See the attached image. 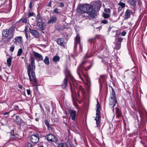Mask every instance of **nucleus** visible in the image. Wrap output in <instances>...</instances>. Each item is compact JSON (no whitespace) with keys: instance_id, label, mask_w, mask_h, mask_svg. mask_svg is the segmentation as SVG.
I'll list each match as a JSON object with an SVG mask.
<instances>
[{"instance_id":"obj_1","label":"nucleus","mask_w":147,"mask_h":147,"mask_svg":"<svg viewBox=\"0 0 147 147\" xmlns=\"http://www.w3.org/2000/svg\"><path fill=\"white\" fill-rule=\"evenodd\" d=\"M30 63L27 66L28 74L29 76L30 81L32 84L36 86L38 84V80L36 77L35 74V60L32 56L30 57Z\"/></svg>"},{"instance_id":"obj_2","label":"nucleus","mask_w":147,"mask_h":147,"mask_svg":"<svg viewBox=\"0 0 147 147\" xmlns=\"http://www.w3.org/2000/svg\"><path fill=\"white\" fill-rule=\"evenodd\" d=\"M77 10L79 13L83 14V16L84 17L94 18L96 16L95 11L92 5L85 4L80 7Z\"/></svg>"},{"instance_id":"obj_3","label":"nucleus","mask_w":147,"mask_h":147,"mask_svg":"<svg viewBox=\"0 0 147 147\" xmlns=\"http://www.w3.org/2000/svg\"><path fill=\"white\" fill-rule=\"evenodd\" d=\"M116 94L114 89L112 87V93L109 99V106L112 110L113 112H114V107L117 103L116 97Z\"/></svg>"},{"instance_id":"obj_4","label":"nucleus","mask_w":147,"mask_h":147,"mask_svg":"<svg viewBox=\"0 0 147 147\" xmlns=\"http://www.w3.org/2000/svg\"><path fill=\"white\" fill-rule=\"evenodd\" d=\"M97 104L96 105V116L95 119V120L96 121V124L97 127H98L100 124V107L98 101L97 99Z\"/></svg>"},{"instance_id":"obj_5","label":"nucleus","mask_w":147,"mask_h":147,"mask_svg":"<svg viewBox=\"0 0 147 147\" xmlns=\"http://www.w3.org/2000/svg\"><path fill=\"white\" fill-rule=\"evenodd\" d=\"M68 76L71 78V75L69 71H67V74H65V78L64 79L63 82V83L62 85V87L63 89H64L65 88L67 84V78Z\"/></svg>"},{"instance_id":"obj_6","label":"nucleus","mask_w":147,"mask_h":147,"mask_svg":"<svg viewBox=\"0 0 147 147\" xmlns=\"http://www.w3.org/2000/svg\"><path fill=\"white\" fill-rule=\"evenodd\" d=\"M48 140L54 142H55L57 141V138L53 134H50L45 136Z\"/></svg>"},{"instance_id":"obj_7","label":"nucleus","mask_w":147,"mask_h":147,"mask_svg":"<svg viewBox=\"0 0 147 147\" xmlns=\"http://www.w3.org/2000/svg\"><path fill=\"white\" fill-rule=\"evenodd\" d=\"M39 135L37 134L32 135L30 137L31 141L33 143H36L39 140Z\"/></svg>"},{"instance_id":"obj_8","label":"nucleus","mask_w":147,"mask_h":147,"mask_svg":"<svg viewBox=\"0 0 147 147\" xmlns=\"http://www.w3.org/2000/svg\"><path fill=\"white\" fill-rule=\"evenodd\" d=\"M86 63L85 61L82 62L81 64L78 67V68L77 73L79 75V76L80 79H81L82 81H83V79L82 78L80 74V72L81 71L82 72V68L83 67V65Z\"/></svg>"},{"instance_id":"obj_9","label":"nucleus","mask_w":147,"mask_h":147,"mask_svg":"<svg viewBox=\"0 0 147 147\" xmlns=\"http://www.w3.org/2000/svg\"><path fill=\"white\" fill-rule=\"evenodd\" d=\"M57 20V18L56 16H52L50 17V19L47 22V24H51L55 23L56 22Z\"/></svg>"},{"instance_id":"obj_10","label":"nucleus","mask_w":147,"mask_h":147,"mask_svg":"<svg viewBox=\"0 0 147 147\" xmlns=\"http://www.w3.org/2000/svg\"><path fill=\"white\" fill-rule=\"evenodd\" d=\"M57 44L60 45L62 47H65L64 44L65 42L64 41V38H57L56 40Z\"/></svg>"},{"instance_id":"obj_11","label":"nucleus","mask_w":147,"mask_h":147,"mask_svg":"<svg viewBox=\"0 0 147 147\" xmlns=\"http://www.w3.org/2000/svg\"><path fill=\"white\" fill-rule=\"evenodd\" d=\"M29 31L34 36V37L38 38L39 37V34L36 30L29 28Z\"/></svg>"},{"instance_id":"obj_12","label":"nucleus","mask_w":147,"mask_h":147,"mask_svg":"<svg viewBox=\"0 0 147 147\" xmlns=\"http://www.w3.org/2000/svg\"><path fill=\"white\" fill-rule=\"evenodd\" d=\"M33 53L36 58L38 59V61H42L43 60V57L41 54L34 51L33 52Z\"/></svg>"},{"instance_id":"obj_13","label":"nucleus","mask_w":147,"mask_h":147,"mask_svg":"<svg viewBox=\"0 0 147 147\" xmlns=\"http://www.w3.org/2000/svg\"><path fill=\"white\" fill-rule=\"evenodd\" d=\"M70 116L71 119L75 121L76 116V111L73 110H71L70 112Z\"/></svg>"},{"instance_id":"obj_14","label":"nucleus","mask_w":147,"mask_h":147,"mask_svg":"<svg viewBox=\"0 0 147 147\" xmlns=\"http://www.w3.org/2000/svg\"><path fill=\"white\" fill-rule=\"evenodd\" d=\"M44 22H36L37 26L38 27L39 29L42 31L44 30Z\"/></svg>"},{"instance_id":"obj_15","label":"nucleus","mask_w":147,"mask_h":147,"mask_svg":"<svg viewBox=\"0 0 147 147\" xmlns=\"http://www.w3.org/2000/svg\"><path fill=\"white\" fill-rule=\"evenodd\" d=\"M132 13V11L130 9H127L125 12V16L126 19H127L130 18L131 14Z\"/></svg>"},{"instance_id":"obj_16","label":"nucleus","mask_w":147,"mask_h":147,"mask_svg":"<svg viewBox=\"0 0 147 147\" xmlns=\"http://www.w3.org/2000/svg\"><path fill=\"white\" fill-rule=\"evenodd\" d=\"M77 89L78 90V97H79L80 92H81L82 94L83 95L84 94V90L82 88V87L81 86H78L77 87Z\"/></svg>"},{"instance_id":"obj_17","label":"nucleus","mask_w":147,"mask_h":147,"mask_svg":"<svg viewBox=\"0 0 147 147\" xmlns=\"http://www.w3.org/2000/svg\"><path fill=\"white\" fill-rule=\"evenodd\" d=\"M9 32V30L8 29H6L3 31L2 35L4 37H7L8 36Z\"/></svg>"},{"instance_id":"obj_18","label":"nucleus","mask_w":147,"mask_h":147,"mask_svg":"<svg viewBox=\"0 0 147 147\" xmlns=\"http://www.w3.org/2000/svg\"><path fill=\"white\" fill-rule=\"evenodd\" d=\"M105 76L104 75H101L100 76V78L99 79L100 86L102 85V82H104L105 80Z\"/></svg>"},{"instance_id":"obj_19","label":"nucleus","mask_w":147,"mask_h":147,"mask_svg":"<svg viewBox=\"0 0 147 147\" xmlns=\"http://www.w3.org/2000/svg\"><path fill=\"white\" fill-rule=\"evenodd\" d=\"M16 42L21 43L22 42V37L21 36L16 37L15 38Z\"/></svg>"},{"instance_id":"obj_20","label":"nucleus","mask_w":147,"mask_h":147,"mask_svg":"<svg viewBox=\"0 0 147 147\" xmlns=\"http://www.w3.org/2000/svg\"><path fill=\"white\" fill-rule=\"evenodd\" d=\"M36 22H40L42 21V18L40 16V13H38L36 18Z\"/></svg>"},{"instance_id":"obj_21","label":"nucleus","mask_w":147,"mask_h":147,"mask_svg":"<svg viewBox=\"0 0 147 147\" xmlns=\"http://www.w3.org/2000/svg\"><path fill=\"white\" fill-rule=\"evenodd\" d=\"M84 76L87 82L88 83V84H90L91 82L90 80V78L88 76V75H84Z\"/></svg>"},{"instance_id":"obj_22","label":"nucleus","mask_w":147,"mask_h":147,"mask_svg":"<svg viewBox=\"0 0 147 147\" xmlns=\"http://www.w3.org/2000/svg\"><path fill=\"white\" fill-rule=\"evenodd\" d=\"M80 37L79 34H77L75 42L76 43H80Z\"/></svg>"},{"instance_id":"obj_23","label":"nucleus","mask_w":147,"mask_h":147,"mask_svg":"<svg viewBox=\"0 0 147 147\" xmlns=\"http://www.w3.org/2000/svg\"><path fill=\"white\" fill-rule=\"evenodd\" d=\"M44 62L46 65H48L49 64V58L47 56L45 57V59L44 60Z\"/></svg>"},{"instance_id":"obj_24","label":"nucleus","mask_w":147,"mask_h":147,"mask_svg":"<svg viewBox=\"0 0 147 147\" xmlns=\"http://www.w3.org/2000/svg\"><path fill=\"white\" fill-rule=\"evenodd\" d=\"M12 57H9L7 59V62L8 66L9 67L11 65V62L12 60Z\"/></svg>"},{"instance_id":"obj_25","label":"nucleus","mask_w":147,"mask_h":147,"mask_svg":"<svg viewBox=\"0 0 147 147\" xmlns=\"http://www.w3.org/2000/svg\"><path fill=\"white\" fill-rule=\"evenodd\" d=\"M58 147H68L67 144L65 143H61L58 144Z\"/></svg>"},{"instance_id":"obj_26","label":"nucleus","mask_w":147,"mask_h":147,"mask_svg":"<svg viewBox=\"0 0 147 147\" xmlns=\"http://www.w3.org/2000/svg\"><path fill=\"white\" fill-rule=\"evenodd\" d=\"M121 46V43H117L115 46L114 49L116 50H119Z\"/></svg>"},{"instance_id":"obj_27","label":"nucleus","mask_w":147,"mask_h":147,"mask_svg":"<svg viewBox=\"0 0 147 147\" xmlns=\"http://www.w3.org/2000/svg\"><path fill=\"white\" fill-rule=\"evenodd\" d=\"M60 57L57 56H55L53 57V61L55 62L57 61H59Z\"/></svg>"},{"instance_id":"obj_28","label":"nucleus","mask_w":147,"mask_h":147,"mask_svg":"<svg viewBox=\"0 0 147 147\" xmlns=\"http://www.w3.org/2000/svg\"><path fill=\"white\" fill-rule=\"evenodd\" d=\"M102 16L105 19H107L109 18L110 17V15L109 14L105 13H104L103 14Z\"/></svg>"},{"instance_id":"obj_29","label":"nucleus","mask_w":147,"mask_h":147,"mask_svg":"<svg viewBox=\"0 0 147 147\" xmlns=\"http://www.w3.org/2000/svg\"><path fill=\"white\" fill-rule=\"evenodd\" d=\"M53 12V13H56L57 14H58L60 12L59 11V9L57 7H56L54 9Z\"/></svg>"},{"instance_id":"obj_30","label":"nucleus","mask_w":147,"mask_h":147,"mask_svg":"<svg viewBox=\"0 0 147 147\" xmlns=\"http://www.w3.org/2000/svg\"><path fill=\"white\" fill-rule=\"evenodd\" d=\"M127 2L129 4L133 5L135 4V3L134 0H127Z\"/></svg>"},{"instance_id":"obj_31","label":"nucleus","mask_w":147,"mask_h":147,"mask_svg":"<svg viewBox=\"0 0 147 147\" xmlns=\"http://www.w3.org/2000/svg\"><path fill=\"white\" fill-rule=\"evenodd\" d=\"M22 53V49L21 48L18 51L17 56H20Z\"/></svg>"},{"instance_id":"obj_32","label":"nucleus","mask_w":147,"mask_h":147,"mask_svg":"<svg viewBox=\"0 0 147 147\" xmlns=\"http://www.w3.org/2000/svg\"><path fill=\"white\" fill-rule=\"evenodd\" d=\"M118 4L122 8H124L125 6V4L124 3H123L121 1L119 2Z\"/></svg>"},{"instance_id":"obj_33","label":"nucleus","mask_w":147,"mask_h":147,"mask_svg":"<svg viewBox=\"0 0 147 147\" xmlns=\"http://www.w3.org/2000/svg\"><path fill=\"white\" fill-rule=\"evenodd\" d=\"M101 23L102 24H107V23L108 20H103L101 21Z\"/></svg>"},{"instance_id":"obj_34","label":"nucleus","mask_w":147,"mask_h":147,"mask_svg":"<svg viewBox=\"0 0 147 147\" xmlns=\"http://www.w3.org/2000/svg\"><path fill=\"white\" fill-rule=\"evenodd\" d=\"M35 15V14L34 12H29L28 13V16L29 17H31Z\"/></svg>"},{"instance_id":"obj_35","label":"nucleus","mask_w":147,"mask_h":147,"mask_svg":"<svg viewBox=\"0 0 147 147\" xmlns=\"http://www.w3.org/2000/svg\"><path fill=\"white\" fill-rule=\"evenodd\" d=\"M15 48V47L13 46H12L10 47L9 51H11V52H13Z\"/></svg>"},{"instance_id":"obj_36","label":"nucleus","mask_w":147,"mask_h":147,"mask_svg":"<svg viewBox=\"0 0 147 147\" xmlns=\"http://www.w3.org/2000/svg\"><path fill=\"white\" fill-rule=\"evenodd\" d=\"M126 34V32L125 30L123 31L121 33V35L123 36H125Z\"/></svg>"},{"instance_id":"obj_37","label":"nucleus","mask_w":147,"mask_h":147,"mask_svg":"<svg viewBox=\"0 0 147 147\" xmlns=\"http://www.w3.org/2000/svg\"><path fill=\"white\" fill-rule=\"evenodd\" d=\"M32 145L30 143L28 142L26 144V147H32Z\"/></svg>"},{"instance_id":"obj_38","label":"nucleus","mask_w":147,"mask_h":147,"mask_svg":"<svg viewBox=\"0 0 147 147\" xmlns=\"http://www.w3.org/2000/svg\"><path fill=\"white\" fill-rule=\"evenodd\" d=\"M105 12L108 13H110L111 12L109 8H107L105 9Z\"/></svg>"},{"instance_id":"obj_39","label":"nucleus","mask_w":147,"mask_h":147,"mask_svg":"<svg viewBox=\"0 0 147 147\" xmlns=\"http://www.w3.org/2000/svg\"><path fill=\"white\" fill-rule=\"evenodd\" d=\"M116 112L117 114L118 115L120 116L121 115L120 112L119 110L117 108L116 109Z\"/></svg>"},{"instance_id":"obj_40","label":"nucleus","mask_w":147,"mask_h":147,"mask_svg":"<svg viewBox=\"0 0 147 147\" xmlns=\"http://www.w3.org/2000/svg\"><path fill=\"white\" fill-rule=\"evenodd\" d=\"M123 38H118V43H121V42L122 41Z\"/></svg>"},{"instance_id":"obj_41","label":"nucleus","mask_w":147,"mask_h":147,"mask_svg":"<svg viewBox=\"0 0 147 147\" xmlns=\"http://www.w3.org/2000/svg\"><path fill=\"white\" fill-rule=\"evenodd\" d=\"M64 6V5L63 3L61 2L60 3V5L59 7H63Z\"/></svg>"},{"instance_id":"obj_42","label":"nucleus","mask_w":147,"mask_h":147,"mask_svg":"<svg viewBox=\"0 0 147 147\" xmlns=\"http://www.w3.org/2000/svg\"><path fill=\"white\" fill-rule=\"evenodd\" d=\"M16 121L18 124L19 125H20L22 123L21 121L20 120H17Z\"/></svg>"},{"instance_id":"obj_43","label":"nucleus","mask_w":147,"mask_h":147,"mask_svg":"<svg viewBox=\"0 0 147 147\" xmlns=\"http://www.w3.org/2000/svg\"><path fill=\"white\" fill-rule=\"evenodd\" d=\"M45 124L47 126H48L49 125L48 121L47 120H46L45 121Z\"/></svg>"},{"instance_id":"obj_44","label":"nucleus","mask_w":147,"mask_h":147,"mask_svg":"<svg viewBox=\"0 0 147 147\" xmlns=\"http://www.w3.org/2000/svg\"><path fill=\"white\" fill-rule=\"evenodd\" d=\"M27 94L29 95H30L31 93L30 90L27 89Z\"/></svg>"},{"instance_id":"obj_45","label":"nucleus","mask_w":147,"mask_h":147,"mask_svg":"<svg viewBox=\"0 0 147 147\" xmlns=\"http://www.w3.org/2000/svg\"><path fill=\"white\" fill-rule=\"evenodd\" d=\"M27 19L26 18H25L22 20V22L24 23H26L27 22Z\"/></svg>"},{"instance_id":"obj_46","label":"nucleus","mask_w":147,"mask_h":147,"mask_svg":"<svg viewBox=\"0 0 147 147\" xmlns=\"http://www.w3.org/2000/svg\"><path fill=\"white\" fill-rule=\"evenodd\" d=\"M29 8L31 9H32V2H30V3L29 5Z\"/></svg>"},{"instance_id":"obj_47","label":"nucleus","mask_w":147,"mask_h":147,"mask_svg":"<svg viewBox=\"0 0 147 147\" xmlns=\"http://www.w3.org/2000/svg\"><path fill=\"white\" fill-rule=\"evenodd\" d=\"M94 38H91V39H90L89 40V41L90 42H93L94 41Z\"/></svg>"},{"instance_id":"obj_48","label":"nucleus","mask_w":147,"mask_h":147,"mask_svg":"<svg viewBox=\"0 0 147 147\" xmlns=\"http://www.w3.org/2000/svg\"><path fill=\"white\" fill-rule=\"evenodd\" d=\"M25 36L26 37V38L28 39V33H27V31H26L25 33Z\"/></svg>"},{"instance_id":"obj_49","label":"nucleus","mask_w":147,"mask_h":147,"mask_svg":"<svg viewBox=\"0 0 147 147\" xmlns=\"http://www.w3.org/2000/svg\"><path fill=\"white\" fill-rule=\"evenodd\" d=\"M122 8H123L121 7H119L118 9V12H119L122 10Z\"/></svg>"},{"instance_id":"obj_50","label":"nucleus","mask_w":147,"mask_h":147,"mask_svg":"<svg viewBox=\"0 0 147 147\" xmlns=\"http://www.w3.org/2000/svg\"><path fill=\"white\" fill-rule=\"evenodd\" d=\"M48 129L49 130H52V128L51 127H50L49 125L48 126H47Z\"/></svg>"},{"instance_id":"obj_51","label":"nucleus","mask_w":147,"mask_h":147,"mask_svg":"<svg viewBox=\"0 0 147 147\" xmlns=\"http://www.w3.org/2000/svg\"><path fill=\"white\" fill-rule=\"evenodd\" d=\"M51 1H50L48 4V6L49 7H51Z\"/></svg>"},{"instance_id":"obj_52","label":"nucleus","mask_w":147,"mask_h":147,"mask_svg":"<svg viewBox=\"0 0 147 147\" xmlns=\"http://www.w3.org/2000/svg\"><path fill=\"white\" fill-rule=\"evenodd\" d=\"M19 109V107L18 105L16 106L15 107V109L17 110Z\"/></svg>"},{"instance_id":"obj_53","label":"nucleus","mask_w":147,"mask_h":147,"mask_svg":"<svg viewBox=\"0 0 147 147\" xmlns=\"http://www.w3.org/2000/svg\"><path fill=\"white\" fill-rule=\"evenodd\" d=\"M9 113H10V112H5L3 114V115H7L8 114H9Z\"/></svg>"},{"instance_id":"obj_54","label":"nucleus","mask_w":147,"mask_h":147,"mask_svg":"<svg viewBox=\"0 0 147 147\" xmlns=\"http://www.w3.org/2000/svg\"><path fill=\"white\" fill-rule=\"evenodd\" d=\"M4 76L5 77V79H6V80H7L8 79V77L7 76H6V75L5 74H4Z\"/></svg>"},{"instance_id":"obj_55","label":"nucleus","mask_w":147,"mask_h":147,"mask_svg":"<svg viewBox=\"0 0 147 147\" xmlns=\"http://www.w3.org/2000/svg\"><path fill=\"white\" fill-rule=\"evenodd\" d=\"M19 117V116L18 115H16V120H18V118Z\"/></svg>"},{"instance_id":"obj_56","label":"nucleus","mask_w":147,"mask_h":147,"mask_svg":"<svg viewBox=\"0 0 147 147\" xmlns=\"http://www.w3.org/2000/svg\"><path fill=\"white\" fill-rule=\"evenodd\" d=\"M27 30H28V28H26V27L25 29L24 30V31L25 32V33H26V31H27V32H28Z\"/></svg>"},{"instance_id":"obj_57","label":"nucleus","mask_w":147,"mask_h":147,"mask_svg":"<svg viewBox=\"0 0 147 147\" xmlns=\"http://www.w3.org/2000/svg\"><path fill=\"white\" fill-rule=\"evenodd\" d=\"M18 86H19V88H20V89H22V88H23V86H21V85H19Z\"/></svg>"},{"instance_id":"obj_58","label":"nucleus","mask_w":147,"mask_h":147,"mask_svg":"<svg viewBox=\"0 0 147 147\" xmlns=\"http://www.w3.org/2000/svg\"><path fill=\"white\" fill-rule=\"evenodd\" d=\"M91 66H88V69H90L91 67Z\"/></svg>"},{"instance_id":"obj_59","label":"nucleus","mask_w":147,"mask_h":147,"mask_svg":"<svg viewBox=\"0 0 147 147\" xmlns=\"http://www.w3.org/2000/svg\"><path fill=\"white\" fill-rule=\"evenodd\" d=\"M134 69H136V70H135L136 71H137V68H136V67H134Z\"/></svg>"},{"instance_id":"obj_60","label":"nucleus","mask_w":147,"mask_h":147,"mask_svg":"<svg viewBox=\"0 0 147 147\" xmlns=\"http://www.w3.org/2000/svg\"><path fill=\"white\" fill-rule=\"evenodd\" d=\"M89 57H87V56H85V57H84V58H89Z\"/></svg>"},{"instance_id":"obj_61","label":"nucleus","mask_w":147,"mask_h":147,"mask_svg":"<svg viewBox=\"0 0 147 147\" xmlns=\"http://www.w3.org/2000/svg\"><path fill=\"white\" fill-rule=\"evenodd\" d=\"M2 79V77L0 75V79Z\"/></svg>"},{"instance_id":"obj_62","label":"nucleus","mask_w":147,"mask_h":147,"mask_svg":"<svg viewBox=\"0 0 147 147\" xmlns=\"http://www.w3.org/2000/svg\"><path fill=\"white\" fill-rule=\"evenodd\" d=\"M111 26H110V27H109V30H111Z\"/></svg>"},{"instance_id":"obj_63","label":"nucleus","mask_w":147,"mask_h":147,"mask_svg":"<svg viewBox=\"0 0 147 147\" xmlns=\"http://www.w3.org/2000/svg\"><path fill=\"white\" fill-rule=\"evenodd\" d=\"M39 147H44L42 146H40Z\"/></svg>"},{"instance_id":"obj_64","label":"nucleus","mask_w":147,"mask_h":147,"mask_svg":"<svg viewBox=\"0 0 147 147\" xmlns=\"http://www.w3.org/2000/svg\"><path fill=\"white\" fill-rule=\"evenodd\" d=\"M132 72H134L133 71H132Z\"/></svg>"}]
</instances>
